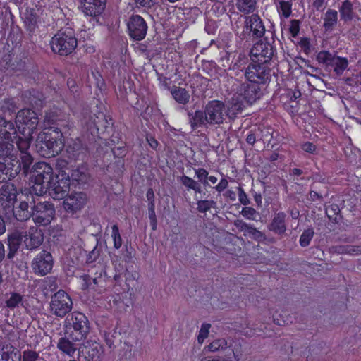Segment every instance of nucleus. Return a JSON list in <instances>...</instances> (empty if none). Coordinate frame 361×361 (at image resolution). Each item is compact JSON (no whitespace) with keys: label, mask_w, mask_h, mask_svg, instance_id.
<instances>
[{"label":"nucleus","mask_w":361,"mask_h":361,"mask_svg":"<svg viewBox=\"0 0 361 361\" xmlns=\"http://www.w3.org/2000/svg\"><path fill=\"white\" fill-rule=\"evenodd\" d=\"M44 241V235L42 230L37 227H30L24 240L25 245L28 250L37 248Z\"/></svg>","instance_id":"nucleus-31"},{"label":"nucleus","mask_w":361,"mask_h":361,"mask_svg":"<svg viewBox=\"0 0 361 361\" xmlns=\"http://www.w3.org/2000/svg\"><path fill=\"white\" fill-rule=\"evenodd\" d=\"M323 27L325 32H331L338 23V12L336 10L329 8L325 13Z\"/></svg>","instance_id":"nucleus-38"},{"label":"nucleus","mask_w":361,"mask_h":361,"mask_svg":"<svg viewBox=\"0 0 361 361\" xmlns=\"http://www.w3.org/2000/svg\"><path fill=\"white\" fill-rule=\"evenodd\" d=\"M334 55L329 51H321L317 55V61L329 69Z\"/></svg>","instance_id":"nucleus-48"},{"label":"nucleus","mask_w":361,"mask_h":361,"mask_svg":"<svg viewBox=\"0 0 361 361\" xmlns=\"http://www.w3.org/2000/svg\"><path fill=\"white\" fill-rule=\"evenodd\" d=\"M6 296L5 305L10 310H14L23 302V295L18 293L13 292L9 296L8 294Z\"/></svg>","instance_id":"nucleus-43"},{"label":"nucleus","mask_w":361,"mask_h":361,"mask_svg":"<svg viewBox=\"0 0 361 361\" xmlns=\"http://www.w3.org/2000/svg\"><path fill=\"white\" fill-rule=\"evenodd\" d=\"M70 172L71 174L68 173V179L70 180L71 185L74 187L83 188L88 182L90 176L87 164L82 162L75 168L72 169Z\"/></svg>","instance_id":"nucleus-24"},{"label":"nucleus","mask_w":361,"mask_h":361,"mask_svg":"<svg viewBox=\"0 0 361 361\" xmlns=\"http://www.w3.org/2000/svg\"><path fill=\"white\" fill-rule=\"evenodd\" d=\"M244 75L248 82L264 85L271 80V69L269 63L252 61V63L247 66Z\"/></svg>","instance_id":"nucleus-10"},{"label":"nucleus","mask_w":361,"mask_h":361,"mask_svg":"<svg viewBox=\"0 0 361 361\" xmlns=\"http://www.w3.org/2000/svg\"><path fill=\"white\" fill-rule=\"evenodd\" d=\"M20 172L23 173V166L16 156H11L0 161V182L8 181Z\"/></svg>","instance_id":"nucleus-18"},{"label":"nucleus","mask_w":361,"mask_h":361,"mask_svg":"<svg viewBox=\"0 0 361 361\" xmlns=\"http://www.w3.org/2000/svg\"><path fill=\"white\" fill-rule=\"evenodd\" d=\"M58 127H49L43 129L39 138L41 142L37 145L39 154L46 158L59 155L65 147L64 136L71 135L69 132L57 130Z\"/></svg>","instance_id":"nucleus-2"},{"label":"nucleus","mask_w":361,"mask_h":361,"mask_svg":"<svg viewBox=\"0 0 361 361\" xmlns=\"http://www.w3.org/2000/svg\"><path fill=\"white\" fill-rule=\"evenodd\" d=\"M274 101H278L281 106L293 118V90L291 88L281 87L277 90Z\"/></svg>","instance_id":"nucleus-26"},{"label":"nucleus","mask_w":361,"mask_h":361,"mask_svg":"<svg viewBox=\"0 0 361 361\" xmlns=\"http://www.w3.org/2000/svg\"><path fill=\"white\" fill-rule=\"evenodd\" d=\"M256 0H237V7L245 14L252 13L256 8Z\"/></svg>","instance_id":"nucleus-44"},{"label":"nucleus","mask_w":361,"mask_h":361,"mask_svg":"<svg viewBox=\"0 0 361 361\" xmlns=\"http://www.w3.org/2000/svg\"><path fill=\"white\" fill-rule=\"evenodd\" d=\"M78 46L73 30L67 28L65 30L58 31L50 41L51 51L61 56H66L73 52Z\"/></svg>","instance_id":"nucleus-6"},{"label":"nucleus","mask_w":361,"mask_h":361,"mask_svg":"<svg viewBox=\"0 0 361 361\" xmlns=\"http://www.w3.org/2000/svg\"><path fill=\"white\" fill-rule=\"evenodd\" d=\"M296 46L300 51L305 54L309 55L312 50V45L311 44V39L309 37H301L298 38Z\"/></svg>","instance_id":"nucleus-47"},{"label":"nucleus","mask_w":361,"mask_h":361,"mask_svg":"<svg viewBox=\"0 0 361 361\" xmlns=\"http://www.w3.org/2000/svg\"><path fill=\"white\" fill-rule=\"evenodd\" d=\"M286 214L283 212H279L275 214L268 228L269 230L279 235H283L286 231Z\"/></svg>","instance_id":"nucleus-32"},{"label":"nucleus","mask_w":361,"mask_h":361,"mask_svg":"<svg viewBox=\"0 0 361 361\" xmlns=\"http://www.w3.org/2000/svg\"><path fill=\"white\" fill-rule=\"evenodd\" d=\"M18 130L22 135L31 136L39 124V118L35 111L30 109L20 110L16 118Z\"/></svg>","instance_id":"nucleus-11"},{"label":"nucleus","mask_w":361,"mask_h":361,"mask_svg":"<svg viewBox=\"0 0 361 361\" xmlns=\"http://www.w3.org/2000/svg\"><path fill=\"white\" fill-rule=\"evenodd\" d=\"M241 214L245 218L250 220H253L256 214V211L252 207H245L243 208Z\"/></svg>","instance_id":"nucleus-61"},{"label":"nucleus","mask_w":361,"mask_h":361,"mask_svg":"<svg viewBox=\"0 0 361 361\" xmlns=\"http://www.w3.org/2000/svg\"><path fill=\"white\" fill-rule=\"evenodd\" d=\"M261 85H262L254 82H248L247 83H244L240 86L239 90L240 94L247 103L252 104L257 99H259L262 95Z\"/></svg>","instance_id":"nucleus-28"},{"label":"nucleus","mask_w":361,"mask_h":361,"mask_svg":"<svg viewBox=\"0 0 361 361\" xmlns=\"http://www.w3.org/2000/svg\"><path fill=\"white\" fill-rule=\"evenodd\" d=\"M54 260L51 254L47 250H42L33 259L32 269L35 274L45 276L53 268Z\"/></svg>","instance_id":"nucleus-21"},{"label":"nucleus","mask_w":361,"mask_h":361,"mask_svg":"<svg viewBox=\"0 0 361 361\" xmlns=\"http://www.w3.org/2000/svg\"><path fill=\"white\" fill-rule=\"evenodd\" d=\"M66 83L70 92L73 94V97H75L79 96V86L78 85L75 80L69 78H68Z\"/></svg>","instance_id":"nucleus-57"},{"label":"nucleus","mask_w":361,"mask_h":361,"mask_svg":"<svg viewBox=\"0 0 361 361\" xmlns=\"http://www.w3.org/2000/svg\"><path fill=\"white\" fill-rule=\"evenodd\" d=\"M209 125L223 123L225 116V104L219 100L209 101L204 109Z\"/></svg>","instance_id":"nucleus-20"},{"label":"nucleus","mask_w":361,"mask_h":361,"mask_svg":"<svg viewBox=\"0 0 361 361\" xmlns=\"http://www.w3.org/2000/svg\"><path fill=\"white\" fill-rule=\"evenodd\" d=\"M23 136L24 137H21L18 136L16 133L12 135V137L19 151V154L16 157L20 159V162L23 166V175L25 176L27 175L30 166L33 162V158L28 152L33 137L32 135L31 136L26 135Z\"/></svg>","instance_id":"nucleus-13"},{"label":"nucleus","mask_w":361,"mask_h":361,"mask_svg":"<svg viewBox=\"0 0 361 361\" xmlns=\"http://www.w3.org/2000/svg\"><path fill=\"white\" fill-rule=\"evenodd\" d=\"M54 216L55 208L52 202L44 201L32 203V219L37 226L49 225Z\"/></svg>","instance_id":"nucleus-12"},{"label":"nucleus","mask_w":361,"mask_h":361,"mask_svg":"<svg viewBox=\"0 0 361 361\" xmlns=\"http://www.w3.org/2000/svg\"><path fill=\"white\" fill-rule=\"evenodd\" d=\"M180 182L188 190H192L195 193H200L202 191L201 186L198 182L188 176H182L180 177Z\"/></svg>","instance_id":"nucleus-46"},{"label":"nucleus","mask_w":361,"mask_h":361,"mask_svg":"<svg viewBox=\"0 0 361 361\" xmlns=\"http://www.w3.org/2000/svg\"><path fill=\"white\" fill-rule=\"evenodd\" d=\"M87 197L82 192H74L63 198V207L64 210L71 215L80 211L86 204Z\"/></svg>","instance_id":"nucleus-19"},{"label":"nucleus","mask_w":361,"mask_h":361,"mask_svg":"<svg viewBox=\"0 0 361 361\" xmlns=\"http://www.w3.org/2000/svg\"><path fill=\"white\" fill-rule=\"evenodd\" d=\"M21 242V238L16 234H12L8 238V252L7 257L11 259L18 250Z\"/></svg>","instance_id":"nucleus-42"},{"label":"nucleus","mask_w":361,"mask_h":361,"mask_svg":"<svg viewBox=\"0 0 361 361\" xmlns=\"http://www.w3.org/2000/svg\"><path fill=\"white\" fill-rule=\"evenodd\" d=\"M20 195L15 185L6 181L0 188V203L4 209H10Z\"/></svg>","instance_id":"nucleus-23"},{"label":"nucleus","mask_w":361,"mask_h":361,"mask_svg":"<svg viewBox=\"0 0 361 361\" xmlns=\"http://www.w3.org/2000/svg\"><path fill=\"white\" fill-rule=\"evenodd\" d=\"M39 354L35 351L27 350L23 352L22 361H38Z\"/></svg>","instance_id":"nucleus-58"},{"label":"nucleus","mask_w":361,"mask_h":361,"mask_svg":"<svg viewBox=\"0 0 361 361\" xmlns=\"http://www.w3.org/2000/svg\"><path fill=\"white\" fill-rule=\"evenodd\" d=\"M210 327V324L204 323L202 324L199 334L197 336V341L199 343L202 344L204 339L208 337Z\"/></svg>","instance_id":"nucleus-55"},{"label":"nucleus","mask_w":361,"mask_h":361,"mask_svg":"<svg viewBox=\"0 0 361 361\" xmlns=\"http://www.w3.org/2000/svg\"><path fill=\"white\" fill-rule=\"evenodd\" d=\"M215 206L216 202L212 200H201L197 202V210L200 213H206Z\"/></svg>","instance_id":"nucleus-52"},{"label":"nucleus","mask_w":361,"mask_h":361,"mask_svg":"<svg viewBox=\"0 0 361 361\" xmlns=\"http://www.w3.org/2000/svg\"><path fill=\"white\" fill-rule=\"evenodd\" d=\"M111 238L114 243V247L118 250L123 245V240L120 233L118 226L115 224L111 226Z\"/></svg>","instance_id":"nucleus-49"},{"label":"nucleus","mask_w":361,"mask_h":361,"mask_svg":"<svg viewBox=\"0 0 361 361\" xmlns=\"http://www.w3.org/2000/svg\"><path fill=\"white\" fill-rule=\"evenodd\" d=\"M171 93L178 104L185 105L189 102L190 94L185 88L174 85L171 89Z\"/></svg>","instance_id":"nucleus-40"},{"label":"nucleus","mask_w":361,"mask_h":361,"mask_svg":"<svg viewBox=\"0 0 361 361\" xmlns=\"http://www.w3.org/2000/svg\"><path fill=\"white\" fill-rule=\"evenodd\" d=\"M68 162L61 160L57 162L60 168L59 173L54 176L52 167L44 161L35 163L32 171V191L37 197L42 196L47 192L54 200L63 199L70 190V180L66 168Z\"/></svg>","instance_id":"nucleus-1"},{"label":"nucleus","mask_w":361,"mask_h":361,"mask_svg":"<svg viewBox=\"0 0 361 361\" xmlns=\"http://www.w3.org/2000/svg\"><path fill=\"white\" fill-rule=\"evenodd\" d=\"M76 342L72 341L71 338L64 334L63 337L59 339L57 348L62 353L73 357L78 349Z\"/></svg>","instance_id":"nucleus-33"},{"label":"nucleus","mask_w":361,"mask_h":361,"mask_svg":"<svg viewBox=\"0 0 361 361\" xmlns=\"http://www.w3.org/2000/svg\"><path fill=\"white\" fill-rule=\"evenodd\" d=\"M340 213V209L338 204H332L326 208V214L329 219L334 223H338L339 221L338 214Z\"/></svg>","instance_id":"nucleus-51"},{"label":"nucleus","mask_w":361,"mask_h":361,"mask_svg":"<svg viewBox=\"0 0 361 361\" xmlns=\"http://www.w3.org/2000/svg\"><path fill=\"white\" fill-rule=\"evenodd\" d=\"M208 350L211 352H216L227 348V341L224 338L214 340L208 345Z\"/></svg>","instance_id":"nucleus-53"},{"label":"nucleus","mask_w":361,"mask_h":361,"mask_svg":"<svg viewBox=\"0 0 361 361\" xmlns=\"http://www.w3.org/2000/svg\"><path fill=\"white\" fill-rule=\"evenodd\" d=\"M228 186V181L226 178H222L219 183L214 187V189L219 192L221 193Z\"/></svg>","instance_id":"nucleus-63"},{"label":"nucleus","mask_w":361,"mask_h":361,"mask_svg":"<svg viewBox=\"0 0 361 361\" xmlns=\"http://www.w3.org/2000/svg\"><path fill=\"white\" fill-rule=\"evenodd\" d=\"M190 123L191 128L195 130L198 128L206 126L209 124V120L207 118L205 111L196 110L193 115H192Z\"/></svg>","instance_id":"nucleus-37"},{"label":"nucleus","mask_w":361,"mask_h":361,"mask_svg":"<svg viewBox=\"0 0 361 361\" xmlns=\"http://www.w3.org/2000/svg\"><path fill=\"white\" fill-rule=\"evenodd\" d=\"M237 190L240 202L243 205H248L250 203V201L243 188L238 186L237 187Z\"/></svg>","instance_id":"nucleus-59"},{"label":"nucleus","mask_w":361,"mask_h":361,"mask_svg":"<svg viewBox=\"0 0 361 361\" xmlns=\"http://www.w3.org/2000/svg\"><path fill=\"white\" fill-rule=\"evenodd\" d=\"M106 0H84L82 3V12L98 23V18L106 8Z\"/></svg>","instance_id":"nucleus-25"},{"label":"nucleus","mask_w":361,"mask_h":361,"mask_svg":"<svg viewBox=\"0 0 361 361\" xmlns=\"http://www.w3.org/2000/svg\"><path fill=\"white\" fill-rule=\"evenodd\" d=\"M109 144L106 146L104 145H99L97 148L98 153H106L109 148L113 153L114 158L116 159V161L109 166L116 174H122L125 169L124 158L128 152V147L126 143L122 141V137L120 133L116 135L113 134L109 140Z\"/></svg>","instance_id":"nucleus-4"},{"label":"nucleus","mask_w":361,"mask_h":361,"mask_svg":"<svg viewBox=\"0 0 361 361\" xmlns=\"http://www.w3.org/2000/svg\"><path fill=\"white\" fill-rule=\"evenodd\" d=\"M85 128L94 138L102 140L101 145L109 144V135L114 127V121L109 114L103 111H98L91 116L88 121H85Z\"/></svg>","instance_id":"nucleus-3"},{"label":"nucleus","mask_w":361,"mask_h":361,"mask_svg":"<svg viewBox=\"0 0 361 361\" xmlns=\"http://www.w3.org/2000/svg\"><path fill=\"white\" fill-rule=\"evenodd\" d=\"M90 329L87 317L80 312H73L65 319L64 334L73 341H82L86 339Z\"/></svg>","instance_id":"nucleus-5"},{"label":"nucleus","mask_w":361,"mask_h":361,"mask_svg":"<svg viewBox=\"0 0 361 361\" xmlns=\"http://www.w3.org/2000/svg\"><path fill=\"white\" fill-rule=\"evenodd\" d=\"M348 60L347 58L334 55L329 69H333L336 76H341L348 67Z\"/></svg>","instance_id":"nucleus-35"},{"label":"nucleus","mask_w":361,"mask_h":361,"mask_svg":"<svg viewBox=\"0 0 361 361\" xmlns=\"http://www.w3.org/2000/svg\"><path fill=\"white\" fill-rule=\"evenodd\" d=\"M66 152L70 161H84L87 154V148L82 144L81 140L77 137L72 140L66 147Z\"/></svg>","instance_id":"nucleus-27"},{"label":"nucleus","mask_w":361,"mask_h":361,"mask_svg":"<svg viewBox=\"0 0 361 361\" xmlns=\"http://www.w3.org/2000/svg\"><path fill=\"white\" fill-rule=\"evenodd\" d=\"M148 25L145 20L137 14H133L127 23L129 37L135 41L142 40L147 35Z\"/></svg>","instance_id":"nucleus-17"},{"label":"nucleus","mask_w":361,"mask_h":361,"mask_svg":"<svg viewBox=\"0 0 361 361\" xmlns=\"http://www.w3.org/2000/svg\"><path fill=\"white\" fill-rule=\"evenodd\" d=\"M16 134V130L14 123L0 116V139L9 140L12 135Z\"/></svg>","instance_id":"nucleus-36"},{"label":"nucleus","mask_w":361,"mask_h":361,"mask_svg":"<svg viewBox=\"0 0 361 361\" xmlns=\"http://www.w3.org/2000/svg\"><path fill=\"white\" fill-rule=\"evenodd\" d=\"M158 0H135V3L141 7L152 8L157 3Z\"/></svg>","instance_id":"nucleus-64"},{"label":"nucleus","mask_w":361,"mask_h":361,"mask_svg":"<svg viewBox=\"0 0 361 361\" xmlns=\"http://www.w3.org/2000/svg\"><path fill=\"white\" fill-rule=\"evenodd\" d=\"M14 148V140L11 137L9 140L0 139V157L4 159H8L12 154Z\"/></svg>","instance_id":"nucleus-41"},{"label":"nucleus","mask_w":361,"mask_h":361,"mask_svg":"<svg viewBox=\"0 0 361 361\" xmlns=\"http://www.w3.org/2000/svg\"><path fill=\"white\" fill-rule=\"evenodd\" d=\"M19 350L7 341H0V361H20Z\"/></svg>","instance_id":"nucleus-30"},{"label":"nucleus","mask_w":361,"mask_h":361,"mask_svg":"<svg viewBox=\"0 0 361 361\" xmlns=\"http://www.w3.org/2000/svg\"><path fill=\"white\" fill-rule=\"evenodd\" d=\"M58 109H51L45 112L43 121L45 128L58 127L57 130L70 132L74 127L73 123L60 114Z\"/></svg>","instance_id":"nucleus-15"},{"label":"nucleus","mask_w":361,"mask_h":361,"mask_svg":"<svg viewBox=\"0 0 361 361\" xmlns=\"http://www.w3.org/2000/svg\"><path fill=\"white\" fill-rule=\"evenodd\" d=\"M275 49L271 43L267 41V38L259 40L254 44L250 50V57L253 62H264L270 63Z\"/></svg>","instance_id":"nucleus-16"},{"label":"nucleus","mask_w":361,"mask_h":361,"mask_svg":"<svg viewBox=\"0 0 361 361\" xmlns=\"http://www.w3.org/2000/svg\"><path fill=\"white\" fill-rule=\"evenodd\" d=\"M146 141L152 149H154V150L157 149V148L159 145V143L157 141V140L155 138L154 136H153L152 135H151L149 133H147L146 134Z\"/></svg>","instance_id":"nucleus-62"},{"label":"nucleus","mask_w":361,"mask_h":361,"mask_svg":"<svg viewBox=\"0 0 361 361\" xmlns=\"http://www.w3.org/2000/svg\"><path fill=\"white\" fill-rule=\"evenodd\" d=\"M302 173V170L295 168V185H301L302 187L304 185L307 184L308 180H309V177L307 176L305 178V176H303L300 180L296 178V176H300Z\"/></svg>","instance_id":"nucleus-60"},{"label":"nucleus","mask_w":361,"mask_h":361,"mask_svg":"<svg viewBox=\"0 0 361 361\" xmlns=\"http://www.w3.org/2000/svg\"><path fill=\"white\" fill-rule=\"evenodd\" d=\"M78 353L83 361H100L103 347L96 341H87L83 343V347L79 350Z\"/></svg>","instance_id":"nucleus-22"},{"label":"nucleus","mask_w":361,"mask_h":361,"mask_svg":"<svg viewBox=\"0 0 361 361\" xmlns=\"http://www.w3.org/2000/svg\"><path fill=\"white\" fill-rule=\"evenodd\" d=\"M195 176L198 180L201 182L204 186L208 185L207 178L209 173L204 168H198L195 169Z\"/></svg>","instance_id":"nucleus-56"},{"label":"nucleus","mask_w":361,"mask_h":361,"mask_svg":"<svg viewBox=\"0 0 361 361\" xmlns=\"http://www.w3.org/2000/svg\"><path fill=\"white\" fill-rule=\"evenodd\" d=\"M281 36L283 39L287 38L288 39L293 42V20H290L287 24L285 20H281Z\"/></svg>","instance_id":"nucleus-45"},{"label":"nucleus","mask_w":361,"mask_h":361,"mask_svg":"<svg viewBox=\"0 0 361 361\" xmlns=\"http://www.w3.org/2000/svg\"><path fill=\"white\" fill-rule=\"evenodd\" d=\"M35 194L32 191V186L25 188L21 190L19 196V205L11 207L13 214L16 220L19 221H25L32 217V211L29 210V207L32 208V203L35 202Z\"/></svg>","instance_id":"nucleus-8"},{"label":"nucleus","mask_w":361,"mask_h":361,"mask_svg":"<svg viewBox=\"0 0 361 361\" xmlns=\"http://www.w3.org/2000/svg\"><path fill=\"white\" fill-rule=\"evenodd\" d=\"M50 307L54 314L63 317L72 310V299L64 290H59L52 295Z\"/></svg>","instance_id":"nucleus-14"},{"label":"nucleus","mask_w":361,"mask_h":361,"mask_svg":"<svg viewBox=\"0 0 361 361\" xmlns=\"http://www.w3.org/2000/svg\"><path fill=\"white\" fill-rule=\"evenodd\" d=\"M115 283L113 286V292L116 295L113 297L112 303L117 307L119 311H126V309L133 303L132 293L130 292V286L123 280L121 274H115L114 276Z\"/></svg>","instance_id":"nucleus-7"},{"label":"nucleus","mask_w":361,"mask_h":361,"mask_svg":"<svg viewBox=\"0 0 361 361\" xmlns=\"http://www.w3.org/2000/svg\"><path fill=\"white\" fill-rule=\"evenodd\" d=\"M81 288L83 290L92 289L94 291L101 293L105 288V280L102 276V271L98 276L91 277L88 274H84L80 277Z\"/></svg>","instance_id":"nucleus-29"},{"label":"nucleus","mask_w":361,"mask_h":361,"mask_svg":"<svg viewBox=\"0 0 361 361\" xmlns=\"http://www.w3.org/2000/svg\"><path fill=\"white\" fill-rule=\"evenodd\" d=\"M314 235V231L312 229L309 228L305 230L300 236V244L302 247L307 246Z\"/></svg>","instance_id":"nucleus-54"},{"label":"nucleus","mask_w":361,"mask_h":361,"mask_svg":"<svg viewBox=\"0 0 361 361\" xmlns=\"http://www.w3.org/2000/svg\"><path fill=\"white\" fill-rule=\"evenodd\" d=\"M278 12L281 18L288 19L292 13V4L288 1H281L278 8Z\"/></svg>","instance_id":"nucleus-50"},{"label":"nucleus","mask_w":361,"mask_h":361,"mask_svg":"<svg viewBox=\"0 0 361 361\" xmlns=\"http://www.w3.org/2000/svg\"><path fill=\"white\" fill-rule=\"evenodd\" d=\"M341 19L344 22L351 21L355 16L353 5L349 0H345L339 7Z\"/></svg>","instance_id":"nucleus-39"},{"label":"nucleus","mask_w":361,"mask_h":361,"mask_svg":"<svg viewBox=\"0 0 361 361\" xmlns=\"http://www.w3.org/2000/svg\"><path fill=\"white\" fill-rule=\"evenodd\" d=\"M265 26L258 14L246 17L241 35V39L247 42H253L262 38L265 34Z\"/></svg>","instance_id":"nucleus-9"},{"label":"nucleus","mask_w":361,"mask_h":361,"mask_svg":"<svg viewBox=\"0 0 361 361\" xmlns=\"http://www.w3.org/2000/svg\"><path fill=\"white\" fill-rule=\"evenodd\" d=\"M249 59L244 54H235L230 64L229 69L235 72V75H238L239 73L246 71Z\"/></svg>","instance_id":"nucleus-34"}]
</instances>
